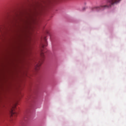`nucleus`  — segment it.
Wrapping results in <instances>:
<instances>
[{
	"mask_svg": "<svg viewBox=\"0 0 126 126\" xmlns=\"http://www.w3.org/2000/svg\"><path fill=\"white\" fill-rule=\"evenodd\" d=\"M11 114L12 116H13V115H14V112H13V111H12Z\"/></svg>",
	"mask_w": 126,
	"mask_h": 126,
	"instance_id": "nucleus-5",
	"label": "nucleus"
},
{
	"mask_svg": "<svg viewBox=\"0 0 126 126\" xmlns=\"http://www.w3.org/2000/svg\"><path fill=\"white\" fill-rule=\"evenodd\" d=\"M47 46V39H46V37H44L42 39V41L41 42V51L40 53V57L41 58V62H42L44 60V58H45V55H44V52L43 51V49H44V47H46Z\"/></svg>",
	"mask_w": 126,
	"mask_h": 126,
	"instance_id": "nucleus-2",
	"label": "nucleus"
},
{
	"mask_svg": "<svg viewBox=\"0 0 126 126\" xmlns=\"http://www.w3.org/2000/svg\"><path fill=\"white\" fill-rule=\"evenodd\" d=\"M41 64H42V62H40L39 63H37V64H36V67H35V69H36V70H38V67H39V66H41Z\"/></svg>",
	"mask_w": 126,
	"mask_h": 126,
	"instance_id": "nucleus-4",
	"label": "nucleus"
},
{
	"mask_svg": "<svg viewBox=\"0 0 126 126\" xmlns=\"http://www.w3.org/2000/svg\"><path fill=\"white\" fill-rule=\"evenodd\" d=\"M120 1H121V0H107L106 5H101L100 6H95L94 8V10H96V11L105 10L106 8H109V7H111L112 5L119 3Z\"/></svg>",
	"mask_w": 126,
	"mask_h": 126,
	"instance_id": "nucleus-1",
	"label": "nucleus"
},
{
	"mask_svg": "<svg viewBox=\"0 0 126 126\" xmlns=\"http://www.w3.org/2000/svg\"><path fill=\"white\" fill-rule=\"evenodd\" d=\"M3 36V32H2V28L0 26V38Z\"/></svg>",
	"mask_w": 126,
	"mask_h": 126,
	"instance_id": "nucleus-3",
	"label": "nucleus"
}]
</instances>
